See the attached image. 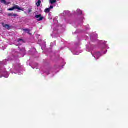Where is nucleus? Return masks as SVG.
<instances>
[{
	"mask_svg": "<svg viewBox=\"0 0 128 128\" xmlns=\"http://www.w3.org/2000/svg\"><path fill=\"white\" fill-rule=\"evenodd\" d=\"M23 10L21 8H20L18 5H15L12 8H10L8 10L9 12H12V10Z\"/></svg>",
	"mask_w": 128,
	"mask_h": 128,
	"instance_id": "f257e3e1",
	"label": "nucleus"
},
{
	"mask_svg": "<svg viewBox=\"0 0 128 128\" xmlns=\"http://www.w3.org/2000/svg\"><path fill=\"white\" fill-rule=\"evenodd\" d=\"M0 78H2V76H0Z\"/></svg>",
	"mask_w": 128,
	"mask_h": 128,
	"instance_id": "dca6fc26",
	"label": "nucleus"
},
{
	"mask_svg": "<svg viewBox=\"0 0 128 128\" xmlns=\"http://www.w3.org/2000/svg\"><path fill=\"white\" fill-rule=\"evenodd\" d=\"M23 30L24 32H30V30L28 29H24Z\"/></svg>",
	"mask_w": 128,
	"mask_h": 128,
	"instance_id": "ddd939ff",
	"label": "nucleus"
},
{
	"mask_svg": "<svg viewBox=\"0 0 128 128\" xmlns=\"http://www.w3.org/2000/svg\"><path fill=\"white\" fill-rule=\"evenodd\" d=\"M32 12V8H29L28 9V14H30V12Z\"/></svg>",
	"mask_w": 128,
	"mask_h": 128,
	"instance_id": "1a4fd4ad",
	"label": "nucleus"
},
{
	"mask_svg": "<svg viewBox=\"0 0 128 128\" xmlns=\"http://www.w3.org/2000/svg\"><path fill=\"white\" fill-rule=\"evenodd\" d=\"M35 18H37L38 22H42V20H44V16H42V14L36 15L35 16Z\"/></svg>",
	"mask_w": 128,
	"mask_h": 128,
	"instance_id": "f03ea898",
	"label": "nucleus"
},
{
	"mask_svg": "<svg viewBox=\"0 0 128 128\" xmlns=\"http://www.w3.org/2000/svg\"><path fill=\"white\" fill-rule=\"evenodd\" d=\"M6 6H8V4H10V2H6V3L4 4Z\"/></svg>",
	"mask_w": 128,
	"mask_h": 128,
	"instance_id": "9b49d317",
	"label": "nucleus"
},
{
	"mask_svg": "<svg viewBox=\"0 0 128 128\" xmlns=\"http://www.w3.org/2000/svg\"><path fill=\"white\" fill-rule=\"evenodd\" d=\"M50 2L51 4H56V0H50Z\"/></svg>",
	"mask_w": 128,
	"mask_h": 128,
	"instance_id": "0eeeda50",
	"label": "nucleus"
},
{
	"mask_svg": "<svg viewBox=\"0 0 128 128\" xmlns=\"http://www.w3.org/2000/svg\"><path fill=\"white\" fill-rule=\"evenodd\" d=\"M21 42V44L24 43V40H22V39H19L18 40V42Z\"/></svg>",
	"mask_w": 128,
	"mask_h": 128,
	"instance_id": "6e6552de",
	"label": "nucleus"
},
{
	"mask_svg": "<svg viewBox=\"0 0 128 128\" xmlns=\"http://www.w3.org/2000/svg\"><path fill=\"white\" fill-rule=\"evenodd\" d=\"M52 8H54V6H50V7L49 8V9L50 10H52Z\"/></svg>",
	"mask_w": 128,
	"mask_h": 128,
	"instance_id": "2eb2a0df",
	"label": "nucleus"
},
{
	"mask_svg": "<svg viewBox=\"0 0 128 128\" xmlns=\"http://www.w3.org/2000/svg\"><path fill=\"white\" fill-rule=\"evenodd\" d=\"M12 16H14V18H16V16H18L17 14H13Z\"/></svg>",
	"mask_w": 128,
	"mask_h": 128,
	"instance_id": "4468645a",
	"label": "nucleus"
},
{
	"mask_svg": "<svg viewBox=\"0 0 128 128\" xmlns=\"http://www.w3.org/2000/svg\"><path fill=\"white\" fill-rule=\"evenodd\" d=\"M8 16H12L13 14H12V13L8 14Z\"/></svg>",
	"mask_w": 128,
	"mask_h": 128,
	"instance_id": "f8f14e48",
	"label": "nucleus"
},
{
	"mask_svg": "<svg viewBox=\"0 0 128 128\" xmlns=\"http://www.w3.org/2000/svg\"><path fill=\"white\" fill-rule=\"evenodd\" d=\"M2 26H4V28H5L8 30H10V25L8 24H6L4 25V23H2Z\"/></svg>",
	"mask_w": 128,
	"mask_h": 128,
	"instance_id": "7ed1b4c3",
	"label": "nucleus"
},
{
	"mask_svg": "<svg viewBox=\"0 0 128 128\" xmlns=\"http://www.w3.org/2000/svg\"><path fill=\"white\" fill-rule=\"evenodd\" d=\"M50 12V10L49 9V8H47L44 10V12H46V14H48Z\"/></svg>",
	"mask_w": 128,
	"mask_h": 128,
	"instance_id": "423d86ee",
	"label": "nucleus"
},
{
	"mask_svg": "<svg viewBox=\"0 0 128 128\" xmlns=\"http://www.w3.org/2000/svg\"><path fill=\"white\" fill-rule=\"evenodd\" d=\"M95 56L97 57V58H98L100 56V53L98 52L95 54Z\"/></svg>",
	"mask_w": 128,
	"mask_h": 128,
	"instance_id": "39448f33",
	"label": "nucleus"
},
{
	"mask_svg": "<svg viewBox=\"0 0 128 128\" xmlns=\"http://www.w3.org/2000/svg\"><path fill=\"white\" fill-rule=\"evenodd\" d=\"M1 4H5L6 3V0H1Z\"/></svg>",
	"mask_w": 128,
	"mask_h": 128,
	"instance_id": "9d476101",
	"label": "nucleus"
},
{
	"mask_svg": "<svg viewBox=\"0 0 128 128\" xmlns=\"http://www.w3.org/2000/svg\"><path fill=\"white\" fill-rule=\"evenodd\" d=\"M40 4H42V1L40 0H38V2L36 3V6L38 8V6H40Z\"/></svg>",
	"mask_w": 128,
	"mask_h": 128,
	"instance_id": "20e7f679",
	"label": "nucleus"
}]
</instances>
